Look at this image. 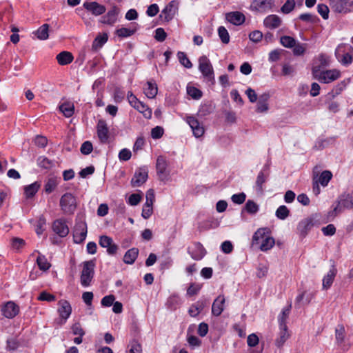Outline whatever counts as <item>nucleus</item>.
Returning a JSON list of instances; mask_svg holds the SVG:
<instances>
[{
  "mask_svg": "<svg viewBox=\"0 0 353 353\" xmlns=\"http://www.w3.org/2000/svg\"><path fill=\"white\" fill-rule=\"evenodd\" d=\"M269 168L270 164L269 163H267L257 175L256 180V188L257 192H263V185L266 181V179L268 177Z\"/></svg>",
  "mask_w": 353,
  "mask_h": 353,
  "instance_id": "obj_24",
  "label": "nucleus"
},
{
  "mask_svg": "<svg viewBox=\"0 0 353 353\" xmlns=\"http://www.w3.org/2000/svg\"><path fill=\"white\" fill-rule=\"evenodd\" d=\"M139 112L142 113L143 117L146 119H150L152 117V110L150 109L145 104L141 102L135 108Z\"/></svg>",
  "mask_w": 353,
  "mask_h": 353,
  "instance_id": "obj_46",
  "label": "nucleus"
},
{
  "mask_svg": "<svg viewBox=\"0 0 353 353\" xmlns=\"http://www.w3.org/2000/svg\"><path fill=\"white\" fill-rule=\"evenodd\" d=\"M108 35L105 32L97 35L92 42V49L97 50L101 48L108 41Z\"/></svg>",
  "mask_w": 353,
  "mask_h": 353,
  "instance_id": "obj_37",
  "label": "nucleus"
},
{
  "mask_svg": "<svg viewBox=\"0 0 353 353\" xmlns=\"http://www.w3.org/2000/svg\"><path fill=\"white\" fill-rule=\"evenodd\" d=\"M305 292H303L300 293L295 299V305H300L302 302L304 301L305 304H309L313 298V295L312 294H308L305 298Z\"/></svg>",
  "mask_w": 353,
  "mask_h": 353,
  "instance_id": "obj_45",
  "label": "nucleus"
},
{
  "mask_svg": "<svg viewBox=\"0 0 353 353\" xmlns=\"http://www.w3.org/2000/svg\"><path fill=\"white\" fill-rule=\"evenodd\" d=\"M59 110L66 117H70L74 112V105L70 102H65L59 106Z\"/></svg>",
  "mask_w": 353,
  "mask_h": 353,
  "instance_id": "obj_40",
  "label": "nucleus"
},
{
  "mask_svg": "<svg viewBox=\"0 0 353 353\" xmlns=\"http://www.w3.org/2000/svg\"><path fill=\"white\" fill-rule=\"evenodd\" d=\"M225 299L223 295L218 296L214 301L212 305V314L219 316L223 312L225 308Z\"/></svg>",
  "mask_w": 353,
  "mask_h": 353,
  "instance_id": "obj_26",
  "label": "nucleus"
},
{
  "mask_svg": "<svg viewBox=\"0 0 353 353\" xmlns=\"http://www.w3.org/2000/svg\"><path fill=\"white\" fill-rule=\"evenodd\" d=\"M296 40L290 36H283L280 38L281 44L288 48H291L296 44Z\"/></svg>",
  "mask_w": 353,
  "mask_h": 353,
  "instance_id": "obj_49",
  "label": "nucleus"
},
{
  "mask_svg": "<svg viewBox=\"0 0 353 353\" xmlns=\"http://www.w3.org/2000/svg\"><path fill=\"white\" fill-rule=\"evenodd\" d=\"M148 170L146 168H140L136 170L133 178L131 180V185L133 187H140L148 179Z\"/></svg>",
  "mask_w": 353,
  "mask_h": 353,
  "instance_id": "obj_20",
  "label": "nucleus"
},
{
  "mask_svg": "<svg viewBox=\"0 0 353 353\" xmlns=\"http://www.w3.org/2000/svg\"><path fill=\"white\" fill-rule=\"evenodd\" d=\"M188 252L194 260L196 261L202 259L206 254L205 248L199 242H195L188 247Z\"/></svg>",
  "mask_w": 353,
  "mask_h": 353,
  "instance_id": "obj_18",
  "label": "nucleus"
},
{
  "mask_svg": "<svg viewBox=\"0 0 353 353\" xmlns=\"http://www.w3.org/2000/svg\"><path fill=\"white\" fill-rule=\"evenodd\" d=\"M41 185L39 182L36 181L30 185L24 187V194L26 198H31L34 196L38 192Z\"/></svg>",
  "mask_w": 353,
  "mask_h": 353,
  "instance_id": "obj_39",
  "label": "nucleus"
},
{
  "mask_svg": "<svg viewBox=\"0 0 353 353\" xmlns=\"http://www.w3.org/2000/svg\"><path fill=\"white\" fill-rule=\"evenodd\" d=\"M48 30H49V25L48 24H43L42 25L36 32L35 35L40 40H46L48 38Z\"/></svg>",
  "mask_w": 353,
  "mask_h": 353,
  "instance_id": "obj_42",
  "label": "nucleus"
},
{
  "mask_svg": "<svg viewBox=\"0 0 353 353\" xmlns=\"http://www.w3.org/2000/svg\"><path fill=\"white\" fill-rule=\"evenodd\" d=\"M218 34H219V36L221 41L223 43L227 44L229 43L230 35H229L228 30H226V28L225 27L220 26L218 28Z\"/></svg>",
  "mask_w": 353,
  "mask_h": 353,
  "instance_id": "obj_53",
  "label": "nucleus"
},
{
  "mask_svg": "<svg viewBox=\"0 0 353 353\" xmlns=\"http://www.w3.org/2000/svg\"><path fill=\"white\" fill-rule=\"evenodd\" d=\"M344 209H353V191L351 193L342 195L334 208L332 214L336 215Z\"/></svg>",
  "mask_w": 353,
  "mask_h": 353,
  "instance_id": "obj_8",
  "label": "nucleus"
},
{
  "mask_svg": "<svg viewBox=\"0 0 353 353\" xmlns=\"http://www.w3.org/2000/svg\"><path fill=\"white\" fill-rule=\"evenodd\" d=\"M336 269L332 266V268L329 270V272L326 274V275L324 276L323 279V283H322V288L323 290H327L329 289L336 276Z\"/></svg>",
  "mask_w": 353,
  "mask_h": 353,
  "instance_id": "obj_29",
  "label": "nucleus"
},
{
  "mask_svg": "<svg viewBox=\"0 0 353 353\" xmlns=\"http://www.w3.org/2000/svg\"><path fill=\"white\" fill-rule=\"evenodd\" d=\"M164 130L161 126H156L151 130V137L154 139H158L163 137Z\"/></svg>",
  "mask_w": 353,
  "mask_h": 353,
  "instance_id": "obj_59",
  "label": "nucleus"
},
{
  "mask_svg": "<svg viewBox=\"0 0 353 353\" xmlns=\"http://www.w3.org/2000/svg\"><path fill=\"white\" fill-rule=\"evenodd\" d=\"M318 215L316 214H312L303 220H301L298 225L297 230L299 234L305 237L308 232L316 225L318 221Z\"/></svg>",
  "mask_w": 353,
  "mask_h": 353,
  "instance_id": "obj_7",
  "label": "nucleus"
},
{
  "mask_svg": "<svg viewBox=\"0 0 353 353\" xmlns=\"http://www.w3.org/2000/svg\"><path fill=\"white\" fill-rule=\"evenodd\" d=\"M87 224L84 221H77L73 230V239L75 243H83L87 236Z\"/></svg>",
  "mask_w": 353,
  "mask_h": 353,
  "instance_id": "obj_9",
  "label": "nucleus"
},
{
  "mask_svg": "<svg viewBox=\"0 0 353 353\" xmlns=\"http://www.w3.org/2000/svg\"><path fill=\"white\" fill-rule=\"evenodd\" d=\"M60 182V179L57 176H50L46 180L44 185V191L47 194L52 192Z\"/></svg>",
  "mask_w": 353,
  "mask_h": 353,
  "instance_id": "obj_31",
  "label": "nucleus"
},
{
  "mask_svg": "<svg viewBox=\"0 0 353 353\" xmlns=\"http://www.w3.org/2000/svg\"><path fill=\"white\" fill-rule=\"evenodd\" d=\"M282 74L283 76H291L295 72V68L290 63H285L282 66Z\"/></svg>",
  "mask_w": 353,
  "mask_h": 353,
  "instance_id": "obj_58",
  "label": "nucleus"
},
{
  "mask_svg": "<svg viewBox=\"0 0 353 353\" xmlns=\"http://www.w3.org/2000/svg\"><path fill=\"white\" fill-rule=\"evenodd\" d=\"M82 270L80 276V283L84 287H89L92 284V281L94 275L95 263L93 261H84L81 264Z\"/></svg>",
  "mask_w": 353,
  "mask_h": 353,
  "instance_id": "obj_4",
  "label": "nucleus"
},
{
  "mask_svg": "<svg viewBox=\"0 0 353 353\" xmlns=\"http://www.w3.org/2000/svg\"><path fill=\"white\" fill-rule=\"evenodd\" d=\"M291 304H290L286 307L282 309L281 314L278 316V321L279 324V327H288L286 324L287 319H288L290 310H291Z\"/></svg>",
  "mask_w": 353,
  "mask_h": 353,
  "instance_id": "obj_38",
  "label": "nucleus"
},
{
  "mask_svg": "<svg viewBox=\"0 0 353 353\" xmlns=\"http://www.w3.org/2000/svg\"><path fill=\"white\" fill-rule=\"evenodd\" d=\"M270 94L268 92H264L259 95L256 101V112L258 113H265L269 110V101Z\"/></svg>",
  "mask_w": 353,
  "mask_h": 353,
  "instance_id": "obj_21",
  "label": "nucleus"
},
{
  "mask_svg": "<svg viewBox=\"0 0 353 353\" xmlns=\"http://www.w3.org/2000/svg\"><path fill=\"white\" fill-rule=\"evenodd\" d=\"M59 205L65 214H73L77 207V199L71 193H65L60 199Z\"/></svg>",
  "mask_w": 353,
  "mask_h": 353,
  "instance_id": "obj_5",
  "label": "nucleus"
},
{
  "mask_svg": "<svg viewBox=\"0 0 353 353\" xmlns=\"http://www.w3.org/2000/svg\"><path fill=\"white\" fill-rule=\"evenodd\" d=\"M276 216L281 220H285L290 215V210L285 205H280L275 212Z\"/></svg>",
  "mask_w": 353,
  "mask_h": 353,
  "instance_id": "obj_44",
  "label": "nucleus"
},
{
  "mask_svg": "<svg viewBox=\"0 0 353 353\" xmlns=\"http://www.w3.org/2000/svg\"><path fill=\"white\" fill-rule=\"evenodd\" d=\"M37 165L40 168L44 169H50L54 165V163L51 160L48 159L47 157L41 156L37 159Z\"/></svg>",
  "mask_w": 353,
  "mask_h": 353,
  "instance_id": "obj_48",
  "label": "nucleus"
},
{
  "mask_svg": "<svg viewBox=\"0 0 353 353\" xmlns=\"http://www.w3.org/2000/svg\"><path fill=\"white\" fill-rule=\"evenodd\" d=\"M1 313L7 319H13L19 312V307L13 301H8L1 307Z\"/></svg>",
  "mask_w": 353,
  "mask_h": 353,
  "instance_id": "obj_19",
  "label": "nucleus"
},
{
  "mask_svg": "<svg viewBox=\"0 0 353 353\" xmlns=\"http://www.w3.org/2000/svg\"><path fill=\"white\" fill-rule=\"evenodd\" d=\"M37 263L42 271H47L51 266L44 255L39 254L37 258Z\"/></svg>",
  "mask_w": 353,
  "mask_h": 353,
  "instance_id": "obj_43",
  "label": "nucleus"
},
{
  "mask_svg": "<svg viewBox=\"0 0 353 353\" xmlns=\"http://www.w3.org/2000/svg\"><path fill=\"white\" fill-rule=\"evenodd\" d=\"M245 210L249 214H256L259 211V205L252 200H248L245 205Z\"/></svg>",
  "mask_w": 353,
  "mask_h": 353,
  "instance_id": "obj_51",
  "label": "nucleus"
},
{
  "mask_svg": "<svg viewBox=\"0 0 353 353\" xmlns=\"http://www.w3.org/2000/svg\"><path fill=\"white\" fill-rule=\"evenodd\" d=\"M336 340L338 343H342L345 339V327L343 325H338L336 329Z\"/></svg>",
  "mask_w": 353,
  "mask_h": 353,
  "instance_id": "obj_54",
  "label": "nucleus"
},
{
  "mask_svg": "<svg viewBox=\"0 0 353 353\" xmlns=\"http://www.w3.org/2000/svg\"><path fill=\"white\" fill-rule=\"evenodd\" d=\"M119 10L117 7L113 6L108 12L99 19V23L105 25L113 26L118 21Z\"/></svg>",
  "mask_w": 353,
  "mask_h": 353,
  "instance_id": "obj_17",
  "label": "nucleus"
},
{
  "mask_svg": "<svg viewBox=\"0 0 353 353\" xmlns=\"http://www.w3.org/2000/svg\"><path fill=\"white\" fill-rule=\"evenodd\" d=\"M139 28V25L132 23L130 28H121L115 31V34L121 38L129 37L133 35Z\"/></svg>",
  "mask_w": 353,
  "mask_h": 353,
  "instance_id": "obj_28",
  "label": "nucleus"
},
{
  "mask_svg": "<svg viewBox=\"0 0 353 353\" xmlns=\"http://www.w3.org/2000/svg\"><path fill=\"white\" fill-rule=\"evenodd\" d=\"M142 349L141 345L135 341H132L129 345L128 353H141Z\"/></svg>",
  "mask_w": 353,
  "mask_h": 353,
  "instance_id": "obj_60",
  "label": "nucleus"
},
{
  "mask_svg": "<svg viewBox=\"0 0 353 353\" xmlns=\"http://www.w3.org/2000/svg\"><path fill=\"white\" fill-rule=\"evenodd\" d=\"M99 244L101 247L105 248L109 255L114 256L117 253L119 246L114 243L113 239L106 235L99 237Z\"/></svg>",
  "mask_w": 353,
  "mask_h": 353,
  "instance_id": "obj_12",
  "label": "nucleus"
},
{
  "mask_svg": "<svg viewBox=\"0 0 353 353\" xmlns=\"http://www.w3.org/2000/svg\"><path fill=\"white\" fill-rule=\"evenodd\" d=\"M206 305V303L205 301H198L194 304H192L188 310L189 314L192 316L195 317L199 314V313L203 310Z\"/></svg>",
  "mask_w": 353,
  "mask_h": 353,
  "instance_id": "obj_35",
  "label": "nucleus"
},
{
  "mask_svg": "<svg viewBox=\"0 0 353 353\" xmlns=\"http://www.w3.org/2000/svg\"><path fill=\"white\" fill-rule=\"evenodd\" d=\"M274 5V0H253L250 9L261 13H265L272 10Z\"/></svg>",
  "mask_w": 353,
  "mask_h": 353,
  "instance_id": "obj_13",
  "label": "nucleus"
},
{
  "mask_svg": "<svg viewBox=\"0 0 353 353\" xmlns=\"http://www.w3.org/2000/svg\"><path fill=\"white\" fill-rule=\"evenodd\" d=\"M97 136L101 143H106L109 139V129L106 121L103 119L98 121L97 125Z\"/></svg>",
  "mask_w": 353,
  "mask_h": 353,
  "instance_id": "obj_22",
  "label": "nucleus"
},
{
  "mask_svg": "<svg viewBox=\"0 0 353 353\" xmlns=\"http://www.w3.org/2000/svg\"><path fill=\"white\" fill-rule=\"evenodd\" d=\"M83 8L92 15L97 17L105 12L106 8L103 5L97 1H86L83 4Z\"/></svg>",
  "mask_w": 353,
  "mask_h": 353,
  "instance_id": "obj_16",
  "label": "nucleus"
},
{
  "mask_svg": "<svg viewBox=\"0 0 353 353\" xmlns=\"http://www.w3.org/2000/svg\"><path fill=\"white\" fill-rule=\"evenodd\" d=\"M187 92L192 99L196 100L201 99L202 97V92L194 86H188Z\"/></svg>",
  "mask_w": 353,
  "mask_h": 353,
  "instance_id": "obj_52",
  "label": "nucleus"
},
{
  "mask_svg": "<svg viewBox=\"0 0 353 353\" xmlns=\"http://www.w3.org/2000/svg\"><path fill=\"white\" fill-rule=\"evenodd\" d=\"M199 70L202 74L204 81L211 85L214 84V72L210 59L205 55L199 58Z\"/></svg>",
  "mask_w": 353,
  "mask_h": 353,
  "instance_id": "obj_1",
  "label": "nucleus"
},
{
  "mask_svg": "<svg viewBox=\"0 0 353 353\" xmlns=\"http://www.w3.org/2000/svg\"><path fill=\"white\" fill-rule=\"evenodd\" d=\"M245 198H246L245 194L243 192H241L239 194H233L231 197V200L234 203L240 205L245 202Z\"/></svg>",
  "mask_w": 353,
  "mask_h": 353,
  "instance_id": "obj_62",
  "label": "nucleus"
},
{
  "mask_svg": "<svg viewBox=\"0 0 353 353\" xmlns=\"http://www.w3.org/2000/svg\"><path fill=\"white\" fill-rule=\"evenodd\" d=\"M57 62L61 65H65L70 63L73 61L72 53L68 51H63L58 54L56 57Z\"/></svg>",
  "mask_w": 353,
  "mask_h": 353,
  "instance_id": "obj_34",
  "label": "nucleus"
},
{
  "mask_svg": "<svg viewBox=\"0 0 353 353\" xmlns=\"http://www.w3.org/2000/svg\"><path fill=\"white\" fill-rule=\"evenodd\" d=\"M225 18L228 21L235 26L243 24L245 20V15L238 11L227 13Z\"/></svg>",
  "mask_w": 353,
  "mask_h": 353,
  "instance_id": "obj_27",
  "label": "nucleus"
},
{
  "mask_svg": "<svg viewBox=\"0 0 353 353\" xmlns=\"http://www.w3.org/2000/svg\"><path fill=\"white\" fill-rule=\"evenodd\" d=\"M168 163L163 156H159L156 162V170L159 179L166 182L169 180L170 172L168 170Z\"/></svg>",
  "mask_w": 353,
  "mask_h": 353,
  "instance_id": "obj_6",
  "label": "nucleus"
},
{
  "mask_svg": "<svg viewBox=\"0 0 353 353\" xmlns=\"http://www.w3.org/2000/svg\"><path fill=\"white\" fill-rule=\"evenodd\" d=\"M279 329L280 332L279 333V336L275 340V345L278 347H281L289 339L290 335L288 332V327H279Z\"/></svg>",
  "mask_w": 353,
  "mask_h": 353,
  "instance_id": "obj_32",
  "label": "nucleus"
},
{
  "mask_svg": "<svg viewBox=\"0 0 353 353\" xmlns=\"http://www.w3.org/2000/svg\"><path fill=\"white\" fill-rule=\"evenodd\" d=\"M185 121L191 128L195 137L199 138L203 135L205 132L204 127L195 117L187 116Z\"/></svg>",
  "mask_w": 353,
  "mask_h": 353,
  "instance_id": "obj_14",
  "label": "nucleus"
},
{
  "mask_svg": "<svg viewBox=\"0 0 353 353\" xmlns=\"http://www.w3.org/2000/svg\"><path fill=\"white\" fill-rule=\"evenodd\" d=\"M264 26L270 29H275L281 26V19L275 14L266 17L263 21Z\"/></svg>",
  "mask_w": 353,
  "mask_h": 353,
  "instance_id": "obj_30",
  "label": "nucleus"
},
{
  "mask_svg": "<svg viewBox=\"0 0 353 353\" xmlns=\"http://www.w3.org/2000/svg\"><path fill=\"white\" fill-rule=\"evenodd\" d=\"M132 156V152L127 148L122 149L119 153V159L121 161H128Z\"/></svg>",
  "mask_w": 353,
  "mask_h": 353,
  "instance_id": "obj_64",
  "label": "nucleus"
},
{
  "mask_svg": "<svg viewBox=\"0 0 353 353\" xmlns=\"http://www.w3.org/2000/svg\"><path fill=\"white\" fill-rule=\"evenodd\" d=\"M177 57L180 62V63L183 65L186 68H191L192 67V64L186 54L183 52H179L177 53Z\"/></svg>",
  "mask_w": 353,
  "mask_h": 353,
  "instance_id": "obj_47",
  "label": "nucleus"
},
{
  "mask_svg": "<svg viewBox=\"0 0 353 353\" xmlns=\"http://www.w3.org/2000/svg\"><path fill=\"white\" fill-rule=\"evenodd\" d=\"M179 3L176 0L171 1L163 10L162 14L165 21H169L173 19L178 10Z\"/></svg>",
  "mask_w": 353,
  "mask_h": 353,
  "instance_id": "obj_25",
  "label": "nucleus"
},
{
  "mask_svg": "<svg viewBox=\"0 0 353 353\" xmlns=\"http://www.w3.org/2000/svg\"><path fill=\"white\" fill-rule=\"evenodd\" d=\"M332 174L330 171L325 170L319 176V179L316 180L323 187L327 185L330 181L332 179Z\"/></svg>",
  "mask_w": 353,
  "mask_h": 353,
  "instance_id": "obj_41",
  "label": "nucleus"
},
{
  "mask_svg": "<svg viewBox=\"0 0 353 353\" xmlns=\"http://www.w3.org/2000/svg\"><path fill=\"white\" fill-rule=\"evenodd\" d=\"M299 19L303 21L311 23H315L319 20L316 15L311 13L301 14L299 17Z\"/></svg>",
  "mask_w": 353,
  "mask_h": 353,
  "instance_id": "obj_50",
  "label": "nucleus"
},
{
  "mask_svg": "<svg viewBox=\"0 0 353 353\" xmlns=\"http://www.w3.org/2000/svg\"><path fill=\"white\" fill-rule=\"evenodd\" d=\"M153 205L144 204L142 209L141 216L145 219H148L153 213Z\"/></svg>",
  "mask_w": 353,
  "mask_h": 353,
  "instance_id": "obj_63",
  "label": "nucleus"
},
{
  "mask_svg": "<svg viewBox=\"0 0 353 353\" xmlns=\"http://www.w3.org/2000/svg\"><path fill=\"white\" fill-rule=\"evenodd\" d=\"M52 230L60 237H65L69 233V228L63 219H57L54 221Z\"/></svg>",
  "mask_w": 353,
  "mask_h": 353,
  "instance_id": "obj_23",
  "label": "nucleus"
},
{
  "mask_svg": "<svg viewBox=\"0 0 353 353\" xmlns=\"http://www.w3.org/2000/svg\"><path fill=\"white\" fill-rule=\"evenodd\" d=\"M37 299L41 301L52 302L56 300V297L54 295L50 294L46 291H43L40 293Z\"/></svg>",
  "mask_w": 353,
  "mask_h": 353,
  "instance_id": "obj_55",
  "label": "nucleus"
},
{
  "mask_svg": "<svg viewBox=\"0 0 353 353\" xmlns=\"http://www.w3.org/2000/svg\"><path fill=\"white\" fill-rule=\"evenodd\" d=\"M143 90L148 98L154 99L157 94L158 88L155 83L148 81L143 88Z\"/></svg>",
  "mask_w": 353,
  "mask_h": 353,
  "instance_id": "obj_33",
  "label": "nucleus"
},
{
  "mask_svg": "<svg viewBox=\"0 0 353 353\" xmlns=\"http://www.w3.org/2000/svg\"><path fill=\"white\" fill-rule=\"evenodd\" d=\"M268 232V228H259L253 235V241L255 243H259L261 240L260 249L262 251H268L270 250L274 245L275 241L273 237L267 236L266 233Z\"/></svg>",
  "mask_w": 353,
  "mask_h": 353,
  "instance_id": "obj_3",
  "label": "nucleus"
},
{
  "mask_svg": "<svg viewBox=\"0 0 353 353\" xmlns=\"http://www.w3.org/2000/svg\"><path fill=\"white\" fill-rule=\"evenodd\" d=\"M343 46H339L335 51V56L337 60L345 66L350 65L353 61V49L350 52H345L342 50Z\"/></svg>",
  "mask_w": 353,
  "mask_h": 353,
  "instance_id": "obj_15",
  "label": "nucleus"
},
{
  "mask_svg": "<svg viewBox=\"0 0 353 353\" xmlns=\"http://www.w3.org/2000/svg\"><path fill=\"white\" fill-rule=\"evenodd\" d=\"M93 147L90 141H85L82 143L80 150L83 154L88 155L92 151Z\"/></svg>",
  "mask_w": 353,
  "mask_h": 353,
  "instance_id": "obj_61",
  "label": "nucleus"
},
{
  "mask_svg": "<svg viewBox=\"0 0 353 353\" xmlns=\"http://www.w3.org/2000/svg\"><path fill=\"white\" fill-rule=\"evenodd\" d=\"M139 254V250L133 248L128 250L123 256V262L126 264H132L137 259Z\"/></svg>",
  "mask_w": 353,
  "mask_h": 353,
  "instance_id": "obj_36",
  "label": "nucleus"
},
{
  "mask_svg": "<svg viewBox=\"0 0 353 353\" xmlns=\"http://www.w3.org/2000/svg\"><path fill=\"white\" fill-rule=\"evenodd\" d=\"M57 312L60 317V323L64 324L70 316L72 313V307L70 303L64 299H61L58 302Z\"/></svg>",
  "mask_w": 353,
  "mask_h": 353,
  "instance_id": "obj_11",
  "label": "nucleus"
},
{
  "mask_svg": "<svg viewBox=\"0 0 353 353\" xmlns=\"http://www.w3.org/2000/svg\"><path fill=\"white\" fill-rule=\"evenodd\" d=\"M295 6L294 0H287L286 2L281 7L282 12L288 14L293 10Z\"/></svg>",
  "mask_w": 353,
  "mask_h": 353,
  "instance_id": "obj_56",
  "label": "nucleus"
},
{
  "mask_svg": "<svg viewBox=\"0 0 353 353\" xmlns=\"http://www.w3.org/2000/svg\"><path fill=\"white\" fill-rule=\"evenodd\" d=\"M312 74L314 79L323 83H330L337 79L341 76V72L338 69L325 70L319 71L316 67L312 68Z\"/></svg>",
  "mask_w": 353,
  "mask_h": 353,
  "instance_id": "obj_2",
  "label": "nucleus"
},
{
  "mask_svg": "<svg viewBox=\"0 0 353 353\" xmlns=\"http://www.w3.org/2000/svg\"><path fill=\"white\" fill-rule=\"evenodd\" d=\"M317 11L319 14L323 17L324 19H327L329 17V8L325 4H319L317 6Z\"/></svg>",
  "mask_w": 353,
  "mask_h": 353,
  "instance_id": "obj_57",
  "label": "nucleus"
},
{
  "mask_svg": "<svg viewBox=\"0 0 353 353\" xmlns=\"http://www.w3.org/2000/svg\"><path fill=\"white\" fill-rule=\"evenodd\" d=\"M332 10L338 13L353 11V0H331Z\"/></svg>",
  "mask_w": 353,
  "mask_h": 353,
  "instance_id": "obj_10",
  "label": "nucleus"
}]
</instances>
